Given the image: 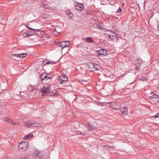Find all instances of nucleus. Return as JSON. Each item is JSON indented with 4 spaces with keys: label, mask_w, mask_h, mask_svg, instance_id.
<instances>
[{
    "label": "nucleus",
    "mask_w": 159,
    "mask_h": 159,
    "mask_svg": "<svg viewBox=\"0 0 159 159\" xmlns=\"http://www.w3.org/2000/svg\"><path fill=\"white\" fill-rule=\"evenodd\" d=\"M8 122L11 124L12 125V123H13V122H12V120H11L10 119L9 120V121H8Z\"/></svg>",
    "instance_id": "obj_35"
},
{
    "label": "nucleus",
    "mask_w": 159,
    "mask_h": 159,
    "mask_svg": "<svg viewBox=\"0 0 159 159\" xmlns=\"http://www.w3.org/2000/svg\"><path fill=\"white\" fill-rule=\"evenodd\" d=\"M27 28H28V29H30V30H33V29H32L30 27H28V26H26Z\"/></svg>",
    "instance_id": "obj_39"
},
{
    "label": "nucleus",
    "mask_w": 159,
    "mask_h": 159,
    "mask_svg": "<svg viewBox=\"0 0 159 159\" xmlns=\"http://www.w3.org/2000/svg\"><path fill=\"white\" fill-rule=\"evenodd\" d=\"M110 106L116 110L120 109V104L118 102H111L110 103Z\"/></svg>",
    "instance_id": "obj_3"
},
{
    "label": "nucleus",
    "mask_w": 159,
    "mask_h": 159,
    "mask_svg": "<svg viewBox=\"0 0 159 159\" xmlns=\"http://www.w3.org/2000/svg\"><path fill=\"white\" fill-rule=\"evenodd\" d=\"M42 5L43 7L45 9L48 10H51V7L50 6H48V4L44 2L42 3Z\"/></svg>",
    "instance_id": "obj_19"
},
{
    "label": "nucleus",
    "mask_w": 159,
    "mask_h": 159,
    "mask_svg": "<svg viewBox=\"0 0 159 159\" xmlns=\"http://www.w3.org/2000/svg\"><path fill=\"white\" fill-rule=\"evenodd\" d=\"M84 40L88 43H92L93 42V40L92 38L90 37H87L86 38L84 39Z\"/></svg>",
    "instance_id": "obj_18"
},
{
    "label": "nucleus",
    "mask_w": 159,
    "mask_h": 159,
    "mask_svg": "<svg viewBox=\"0 0 159 159\" xmlns=\"http://www.w3.org/2000/svg\"><path fill=\"white\" fill-rule=\"evenodd\" d=\"M48 64H49L50 63L52 64H55L56 63L55 62H54V61H48Z\"/></svg>",
    "instance_id": "obj_31"
},
{
    "label": "nucleus",
    "mask_w": 159,
    "mask_h": 159,
    "mask_svg": "<svg viewBox=\"0 0 159 159\" xmlns=\"http://www.w3.org/2000/svg\"><path fill=\"white\" fill-rule=\"evenodd\" d=\"M34 89L33 90V91H34Z\"/></svg>",
    "instance_id": "obj_44"
},
{
    "label": "nucleus",
    "mask_w": 159,
    "mask_h": 159,
    "mask_svg": "<svg viewBox=\"0 0 159 159\" xmlns=\"http://www.w3.org/2000/svg\"><path fill=\"white\" fill-rule=\"evenodd\" d=\"M52 96H56L57 95V90L56 89L53 90L51 93Z\"/></svg>",
    "instance_id": "obj_23"
},
{
    "label": "nucleus",
    "mask_w": 159,
    "mask_h": 159,
    "mask_svg": "<svg viewBox=\"0 0 159 159\" xmlns=\"http://www.w3.org/2000/svg\"><path fill=\"white\" fill-rule=\"evenodd\" d=\"M25 126L26 127H40L41 126V124H38V123H29L28 122H25Z\"/></svg>",
    "instance_id": "obj_6"
},
{
    "label": "nucleus",
    "mask_w": 159,
    "mask_h": 159,
    "mask_svg": "<svg viewBox=\"0 0 159 159\" xmlns=\"http://www.w3.org/2000/svg\"><path fill=\"white\" fill-rule=\"evenodd\" d=\"M157 30H158V31L159 32V25H158V26H157Z\"/></svg>",
    "instance_id": "obj_41"
},
{
    "label": "nucleus",
    "mask_w": 159,
    "mask_h": 159,
    "mask_svg": "<svg viewBox=\"0 0 159 159\" xmlns=\"http://www.w3.org/2000/svg\"><path fill=\"white\" fill-rule=\"evenodd\" d=\"M43 65H45L47 64H48V61L47 60H44L43 61V62L42 63Z\"/></svg>",
    "instance_id": "obj_26"
},
{
    "label": "nucleus",
    "mask_w": 159,
    "mask_h": 159,
    "mask_svg": "<svg viewBox=\"0 0 159 159\" xmlns=\"http://www.w3.org/2000/svg\"><path fill=\"white\" fill-rule=\"evenodd\" d=\"M28 143L25 141H22L20 143L19 145V149L23 151L26 149L28 147Z\"/></svg>",
    "instance_id": "obj_1"
},
{
    "label": "nucleus",
    "mask_w": 159,
    "mask_h": 159,
    "mask_svg": "<svg viewBox=\"0 0 159 159\" xmlns=\"http://www.w3.org/2000/svg\"><path fill=\"white\" fill-rule=\"evenodd\" d=\"M159 117V112L157 113L156 115H155L154 116H152L151 117V118H157Z\"/></svg>",
    "instance_id": "obj_27"
},
{
    "label": "nucleus",
    "mask_w": 159,
    "mask_h": 159,
    "mask_svg": "<svg viewBox=\"0 0 159 159\" xmlns=\"http://www.w3.org/2000/svg\"><path fill=\"white\" fill-rule=\"evenodd\" d=\"M135 65L136 66V69H138L140 67L141 63L142 62V61L141 59H139L136 60L135 61Z\"/></svg>",
    "instance_id": "obj_11"
},
{
    "label": "nucleus",
    "mask_w": 159,
    "mask_h": 159,
    "mask_svg": "<svg viewBox=\"0 0 159 159\" xmlns=\"http://www.w3.org/2000/svg\"><path fill=\"white\" fill-rule=\"evenodd\" d=\"M124 110L123 111H121V112L124 115H126L128 113L127 108L125 107H123V108Z\"/></svg>",
    "instance_id": "obj_21"
},
{
    "label": "nucleus",
    "mask_w": 159,
    "mask_h": 159,
    "mask_svg": "<svg viewBox=\"0 0 159 159\" xmlns=\"http://www.w3.org/2000/svg\"><path fill=\"white\" fill-rule=\"evenodd\" d=\"M51 81V78L50 77H47L45 80L43 81V83L45 84H48Z\"/></svg>",
    "instance_id": "obj_15"
},
{
    "label": "nucleus",
    "mask_w": 159,
    "mask_h": 159,
    "mask_svg": "<svg viewBox=\"0 0 159 159\" xmlns=\"http://www.w3.org/2000/svg\"><path fill=\"white\" fill-rule=\"evenodd\" d=\"M34 89L33 90V91H34Z\"/></svg>",
    "instance_id": "obj_45"
},
{
    "label": "nucleus",
    "mask_w": 159,
    "mask_h": 159,
    "mask_svg": "<svg viewBox=\"0 0 159 159\" xmlns=\"http://www.w3.org/2000/svg\"><path fill=\"white\" fill-rule=\"evenodd\" d=\"M51 90V89L50 87L44 86L41 89L40 92L42 95L44 96L47 95L48 93Z\"/></svg>",
    "instance_id": "obj_2"
},
{
    "label": "nucleus",
    "mask_w": 159,
    "mask_h": 159,
    "mask_svg": "<svg viewBox=\"0 0 159 159\" xmlns=\"http://www.w3.org/2000/svg\"><path fill=\"white\" fill-rule=\"evenodd\" d=\"M133 83H132L131 84H133Z\"/></svg>",
    "instance_id": "obj_42"
},
{
    "label": "nucleus",
    "mask_w": 159,
    "mask_h": 159,
    "mask_svg": "<svg viewBox=\"0 0 159 159\" xmlns=\"http://www.w3.org/2000/svg\"><path fill=\"white\" fill-rule=\"evenodd\" d=\"M75 9L79 11H82L84 8V5L82 3L78 2L75 4Z\"/></svg>",
    "instance_id": "obj_8"
},
{
    "label": "nucleus",
    "mask_w": 159,
    "mask_h": 159,
    "mask_svg": "<svg viewBox=\"0 0 159 159\" xmlns=\"http://www.w3.org/2000/svg\"><path fill=\"white\" fill-rule=\"evenodd\" d=\"M88 125L89 127L91 129H96L97 128L94 125L93 123H91V122H89L88 123Z\"/></svg>",
    "instance_id": "obj_20"
},
{
    "label": "nucleus",
    "mask_w": 159,
    "mask_h": 159,
    "mask_svg": "<svg viewBox=\"0 0 159 159\" xmlns=\"http://www.w3.org/2000/svg\"><path fill=\"white\" fill-rule=\"evenodd\" d=\"M64 81H62V80H61V81H60V84H62L63 82H64Z\"/></svg>",
    "instance_id": "obj_38"
},
{
    "label": "nucleus",
    "mask_w": 159,
    "mask_h": 159,
    "mask_svg": "<svg viewBox=\"0 0 159 159\" xmlns=\"http://www.w3.org/2000/svg\"><path fill=\"white\" fill-rule=\"evenodd\" d=\"M89 66L90 69H93V71L98 70L100 69V66L98 64H94L93 63H90L89 64Z\"/></svg>",
    "instance_id": "obj_5"
},
{
    "label": "nucleus",
    "mask_w": 159,
    "mask_h": 159,
    "mask_svg": "<svg viewBox=\"0 0 159 159\" xmlns=\"http://www.w3.org/2000/svg\"><path fill=\"white\" fill-rule=\"evenodd\" d=\"M87 80H83L82 81H81V83L82 84H84V82H87Z\"/></svg>",
    "instance_id": "obj_34"
},
{
    "label": "nucleus",
    "mask_w": 159,
    "mask_h": 159,
    "mask_svg": "<svg viewBox=\"0 0 159 159\" xmlns=\"http://www.w3.org/2000/svg\"><path fill=\"white\" fill-rule=\"evenodd\" d=\"M12 125L13 126H20V124L18 122H13Z\"/></svg>",
    "instance_id": "obj_24"
},
{
    "label": "nucleus",
    "mask_w": 159,
    "mask_h": 159,
    "mask_svg": "<svg viewBox=\"0 0 159 159\" xmlns=\"http://www.w3.org/2000/svg\"><path fill=\"white\" fill-rule=\"evenodd\" d=\"M99 56H105L107 55V51L106 49H100L97 51Z\"/></svg>",
    "instance_id": "obj_7"
},
{
    "label": "nucleus",
    "mask_w": 159,
    "mask_h": 159,
    "mask_svg": "<svg viewBox=\"0 0 159 159\" xmlns=\"http://www.w3.org/2000/svg\"><path fill=\"white\" fill-rule=\"evenodd\" d=\"M30 34H31L33 33V34L32 35V36L35 34L34 33H35V31H30Z\"/></svg>",
    "instance_id": "obj_33"
},
{
    "label": "nucleus",
    "mask_w": 159,
    "mask_h": 159,
    "mask_svg": "<svg viewBox=\"0 0 159 159\" xmlns=\"http://www.w3.org/2000/svg\"><path fill=\"white\" fill-rule=\"evenodd\" d=\"M96 26L97 28L99 29V30H101L102 29V28L101 26H100L99 24H97Z\"/></svg>",
    "instance_id": "obj_29"
},
{
    "label": "nucleus",
    "mask_w": 159,
    "mask_h": 159,
    "mask_svg": "<svg viewBox=\"0 0 159 159\" xmlns=\"http://www.w3.org/2000/svg\"><path fill=\"white\" fill-rule=\"evenodd\" d=\"M67 15L68 16L69 18H70V19H71L72 17L73 16V14L70 12H69V13L67 14Z\"/></svg>",
    "instance_id": "obj_25"
},
{
    "label": "nucleus",
    "mask_w": 159,
    "mask_h": 159,
    "mask_svg": "<svg viewBox=\"0 0 159 159\" xmlns=\"http://www.w3.org/2000/svg\"><path fill=\"white\" fill-rule=\"evenodd\" d=\"M47 77V75L45 73L42 74L40 75V78L43 81H44Z\"/></svg>",
    "instance_id": "obj_16"
},
{
    "label": "nucleus",
    "mask_w": 159,
    "mask_h": 159,
    "mask_svg": "<svg viewBox=\"0 0 159 159\" xmlns=\"http://www.w3.org/2000/svg\"><path fill=\"white\" fill-rule=\"evenodd\" d=\"M107 34L108 35V37L109 38H111L113 39H116L117 38V35L116 34L112 31H109L108 33H107Z\"/></svg>",
    "instance_id": "obj_9"
},
{
    "label": "nucleus",
    "mask_w": 159,
    "mask_h": 159,
    "mask_svg": "<svg viewBox=\"0 0 159 159\" xmlns=\"http://www.w3.org/2000/svg\"><path fill=\"white\" fill-rule=\"evenodd\" d=\"M60 79L62 81H66L68 80L67 77L65 75H63L60 76Z\"/></svg>",
    "instance_id": "obj_17"
},
{
    "label": "nucleus",
    "mask_w": 159,
    "mask_h": 159,
    "mask_svg": "<svg viewBox=\"0 0 159 159\" xmlns=\"http://www.w3.org/2000/svg\"><path fill=\"white\" fill-rule=\"evenodd\" d=\"M77 134H81V135H85V134H86V133H84L82 132H81L80 131H79L77 132Z\"/></svg>",
    "instance_id": "obj_28"
},
{
    "label": "nucleus",
    "mask_w": 159,
    "mask_h": 159,
    "mask_svg": "<svg viewBox=\"0 0 159 159\" xmlns=\"http://www.w3.org/2000/svg\"><path fill=\"white\" fill-rule=\"evenodd\" d=\"M34 89L33 90V91H34Z\"/></svg>",
    "instance_id": "obj_43"
},
{
    "label": "nucleus",
    "mask_w": 159,
    "mask_h": 159,
    "mask_svg": "<svg viewBox=\"0 0 159 159\" xmlns=\"http://www.w3.org/2000/svg\"><path fill=\"white\" fill-rule=\"evenodd\" d=\"M69 41H62L59 44V45L62 48V49L65 47H67L69 46Z\"/></svg>",
    "instance_id": "obj_10"
},
{
    "label": "nucleus",
    "mask_w": 159,
    "mask_h": 159,
    "mask_svg": "<svg viewBox=\"0 0 159 159\" xmlns=\"http://www.w3.org/2000/svg\"><path fill=\"white\" fill-rule=\"evenodd\" d=\"M2 103L1 102H0V108L2 107Z\"/></svg>",
    "instance_id": "obj_40"
},
{
    "label": "nucleus",
    "mask_w": 159,
    "mask_h": 159,
    "mask_svg": "<svg viewBox=\"0 0 159 159\" xmlns=\"http://www.w3.org/2000/svg\"><path fill=\"white\" fill-rule=\"evenodd\" d=\"M150 94L151 96L149 97V98L150 99H152L153 98H159V96L156 94H153V93H151Z\"/></svg>",
    "instance_id": "obj_14"
},
{
    "label": "nucleus",
    "mask_w": 159,
    "mask_h": 159,
    "mask_svg": "<svg viewBox=\"0 0 159 159\" xmlns=\"http://www.w3.org/2000/svg\"><path fill=\"white\" fill-rule=\"evenodd\" d=\"M13 56H16L17 57H20L24 58L27 55V54L26 53H17L16 54H14L13 55Z\"/></svg>",
    "instance_id": "obj_12"
},
{
    "label": "nucleus",
    "mask_w": 159,
    "mask_h": 159,
    "mask_svg": "<svg viewBox=\"0 0 159 159\" xmlns=\"http://www.w3.org/2000/svg\"><path fill=\"white\" fill-rule=\"evenodd\" d=\"M33 30L35 31V33H34L39 38H43L45 35L44 31H40L39 29H33Z\"/></svg>",
    "instance_id": "obj_4"
},
{
    "label": "nucleus",
    "mask_w": 159,
    "mask_h": 159,
    "mask_svg": "<svg viewBox=\"0 0 159 159\" xmlns=\"http://www.w3.org/2000/svg\"><path fill=\"white\" fill-rule=\"evenodd\" d=\"M31 87L32 88L34 89H35L36 87V86L35 85L31 86Z\"/></svg>",
    "instance_id": "obj_37"
},
{
    "label": "nucleus",
    "mask_w": 159,
    "mask_h": 159,
    "mask_svg": "<svg viewBox=\"0 0 159 159\" xmlns=\"http://www.w3.org/2000/svg\"><path fill=\"white\" fill-rule=\"evenodd\" d=\"M10 119H8V118H6L5 120V121L6 122H8V121H9V120Z\"/></svg>",
    "instance_id": "obj_36"
},
{
    "label": "nucleus",
    "mask_w": 159,
    "mask_h": 159,
    "mask_svg": "<svg viewBox=\"0 0 159 159\" xmlns=\"http://www.w3.org/2000/svg\"><path fill=\"white\" fill-rule=\"evenodd\" d=\"M33 135L31 134H29L26 135L24 137V140H26L28 139H30L31 137H32Z\"/></svg>",
    "instance_id": "obj_22"
},
{
    "label": "nucleus",
    "mask_w": 159,
    "mask_h": 159,
    "mask_svg": "<svg viewBox=\"0 0 159 159\" xmlns=\"http://www.w3.org/2000/svg\"><path fill=\"white\" fill-rule=\"evenodd\" d=\"M121 11V8L119 7L118 8V10L116 11V12L117 13L120 12Z\"/></svg>",
    "instance_id": "obj_32"
},
{
    "label": "nucleus",
    "mask_w": 159,
    "mask_h": 159,
    "mask_svg": "<svg viewBox=\"0 0 159 159\" xmlns=\"http://www.w3.org/2000/svg\"><path fill=\"white\" fill-rule=\"evenodd\" d=\"M30 31H29L27 32H26L23 34L22 35L24 37H27L32 36L33 33L30 34Z\"/></svg>",
    "instance_id": "obj_13"
},
{
    "label": "nucleus",
    "mask_w": 159,
    "mask_h": 159,
    "mask_svg": "<svg viewBox=\"0 0 159 159\" xmlns=\"http://www.w3.org/2000/svg\"><path fill=\"white\" fill-rule=\"evenodd\" d=\"M146 80V78L144 77H141L140 80L142 81L145 80Z\"/></svg>",
    "instance_id": "obj_30"
}]
</instances>
